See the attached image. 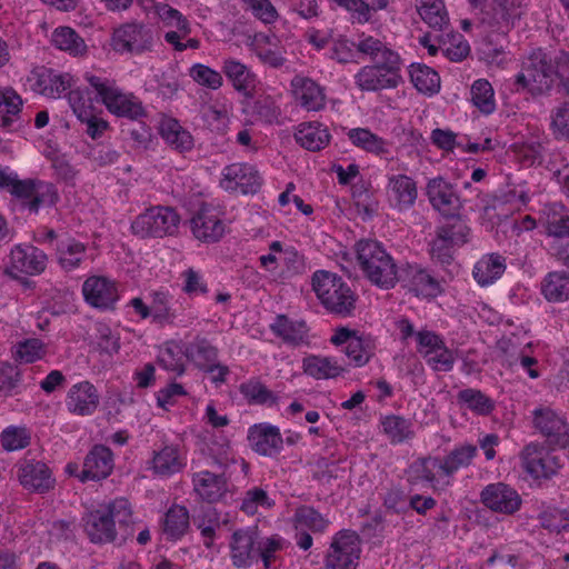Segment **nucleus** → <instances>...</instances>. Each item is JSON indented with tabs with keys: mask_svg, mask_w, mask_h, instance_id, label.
Returning a JSON list of instances; mask_svg holds the SVG:
<instances>
[{
	"mask_svg": "<svg viewBox=\"0 0 569 569\" xmlns=\"http://www.w3.org/2000/svg\"><path fill=\"white\" fill-rule=\"evenodd\" d=\"M83 529L93 543H110L118 538L127 540L134 533V518L130 502L116 498L101 505L82 518Z\"/></svg>",
	"mask_w": 569,
	"mask_h": 569,
	"instance_id": "nucleus-1",
	"label": "nucleus"
},
{
	"mask_svg": "<svg viewBox=\"0 0 569 569\" xmlns=\"http://www.w3.org/2000/svg\"><path fill=\"white\" fill-rule=\"evenodd\" d=\"M356 260L362 276L373 286L389 290L399 281L398 266L383 243L361 239L355 244Z\"/></svg>",
	"mask_w": 569,
	"mask_h": 569,
	"instance_id": "nucleus-2",
	"label": "nucleus"
},
{
	"mask_svg": "<svg viewBox=\"0 0 569 569\" xmlns=\"http://www.w3.org/2000/svg\"><path fill=\"white\" fill-rule=\"evenodd\" d=\"M556 83V57L538 48L522 59L513 86L516 92L540 97L548 94Z\"/></svg>",
	"mask_w": 569,
	"mask_h": 569,
	"instance_id": "nucleus-3",
	"label": "nucleus"
},
{
	"mask_svg": "<svg viewBox=\"0 0 569 569\" xmlns=\"http://www.w3.org/2000/svg\"><path fill=\"white\" fill-rule=\"evenodd\" d=\"M84 80L94 92V99L111 114L136 121L147 116L142 101L134 93L121 89L114 79L86 72Z\"/></svg>",
	"mask_w": 569,
	"mask_h": 569,
	"instance_id": "nucleus-4",
	"label": "nucleus"
},
{
	"mask_svg": "<svg viewBox=\"0 0 569 569\" xmlns=\"http://www.w3.org/2000/svg\"><path fill=\"white\" fill-rule=\"evenodd\" d=\"M311 286L319 302L329 313L343 318L353 313L358 296L337 273L317 270L311 277Z\"/></svg>",
	"mask_w": 569,
	"mask_h": 569,
	"instance_id": "nucleus-5",
	"label": "nucleus"
},
{
	"mask_svg": "<svg viewBox=\"0 0 569 569\" xmlns=\"http://www.w3.org/2000/svg\"><path fill=\"white\" fill-rule=\"evenodd\" d=\"M180 216L169 207H152L136 217L131 223L134 236L144 238H163L177 232Z\"/></svg>",
	"mask_w": 569,
	"mask_h": 569,
	"instance_id": "nucleus-6",
	"label": "nucleus"
},
{
	"mask_svg": "<svg viewBox=\"0 0 569 569\" xmlns=\"http://www.w3.org/2000/svg\"><path fill=\"white\" fill-rule=\"evenodd\" d=\"M401 60L378 61L363 66L355 74V84L361 91L377 92L396 89L402 83Z\"/></svg>",
	"mask_w": 569,
	"mask_h": 569,
	"instance_id": "nucleus-7",
	"label": "nucleus"
},
{
	"mask_svg": "<svg viewBox=\"0 0 569 569\" xmlns=\"http://www.w3.org/2000/svg\"><path fill=\"white\" fill-rule=\"evenodd\" d=\"M110 46L119 54L140 56L152 51L153 31L144 23L127 22L113 30Z\"/></svg>",
	"mask_w": 569,
	"mask_h": 569,
	"instance_id": "nucleus-8",
	"label": "nucleus"
},
{
	"mask_svg": "<svg viewBox=\"0 0 569 569\" xmlns=\"http://www.w3.org/2000/svg\"><path fill=\"white\" fill-rule=\"evenodd\" d=\"M361 539L353 530L338 531L325 556V569H357L361 555Z\"/></svg>",
	"mask_w": 569,
	"mask_h": 569,
	"instance_id": "nucleus-9",
	"label": "nucleus"
},
{
	"mask_svg": "<svg viewBox=\"0 0 569 569\" xmlns=\"http://www.w3.org/2000/svg\"><path fill=\"white\" fill-rule=\"evenodd\" d=\"M330 342L340 347L348 358L349 365L356 368L366 366L376 355L377 346L371 336L347 327L336 328Z\"/></svg>",
	"mask_w": 569,
	"mask_h": 569,
	"instance_id": "nucleus-10",
	"label": "nucleus"
},
{
	"mask_svg": "<svg viewBox=\"0 0 569 569\" xmlns=\"http://www.w3.org/2000/svg\"><path fill=\"white\" fill-rule=\"evenodd\" d=\"M150 303L147 305L141 298L136 297L129 301V306L141 319L151 318L158 326H173L178 319V311L174 308V298L168 291L158 290L149 293Z\"/></svg>",
	"mask_w": 569,
	"mask_h": 569,
	"instance_id": "nucleus-11",
	"label": "nucleus"
},
{
	"mask_svg": "<svg viewBox=\"0 0 569 569\" xmlns=\"http://www.w3.org/2000/svg\"><path fill=\"white\" fill-rule=\"evenodd\" d=\"M262 183L263 178L256 166L248 162L228 164L221 172L220 187L228 192L256 194Z\"/></svg>",
	"mask_w": 569,
	"mask_h": 569,
	"instance_id": "nucleus-12",
	"label": "nucleus"
},
{
	"mask_svg": "<svg viewBox=\"0 0 569 569\" xmlns=\"http://www.w3.org/2000/svg\"><path fill=\"white\" fill-rule=\"evenodd\" d=\"M532 422L549 447H569V423L563 416L551 408L540 407L532 411Z\"/></svg>",
	"mask_w": 569,
	"mask_h": 569,
	"instance_id": "nucleus-13",
	"label": "nucleus"
},
{
	"mask_svg": "<svg viewBox=\"0 0 569 569\" xmlns=\"http://www.w3.org/2000/svg\"><path fill=\"white\" fill-rule=\"evenodd\" d=\"M191 232L196 239L204 243L220 241L227 231L223 212L218 207L203 203L190 219Z\"/></svg>",
	"mask_w": 569,
	"mask_h": 569,
	"instance_id": "nucleus-14",
	"label": "nucleus"
},
{
	"mask_svg": "<svg viewBox=\"0 0 569 569\" xmlns=\"http://www.w3.org/2000/svg\"><path fill=\"white\" fill-rule=\"evenodd\" d=\"M69 106L77 119L87 126L86 133L93 140L102 137L109 128V122L98 114V110L93 104V99L88 92L74 88L67 94Z\"/></svg>",
	"mask_w": 569,
	"mask_h": 569,
	"instance_id": "nucleus-15",
	"label": "nucleus"
},
{
	"mask_svg": "<svg viewBox=\"0 0 569 569\" xmlns=\"http://www.w3.org/2000/svg\"><path fill=\"white\" fill-rule=\"evenodd\" d=\"M523 470L533 479H550L561 468L560 459L542 445L530 442L520 452Z\"/></svg>",
	"mask_w": 569,
	"mask_h": 569,
	"instance_id": "nucleus-16",
	"label": "nucleus"
},
{
	"mask_svg": "<svg viewBox=\"0 0 569 569\" xmlns=\"http://www.w3.org/2000/svg\"><path fill=\"white\" fill-rule=\"evenodd\" d=\"M187 467V450L180 443H163L152 451L147 469L153 477L168 479Z\"/></svg>",
	"mask_w": 569,
	"mask_h": 569,
	"instance_id": "nucleus-17",
	"label": "nucleus"
},
{
	"mask_svg": "<svg viewBox=\"0 0 569 569\" xmlns=\"http://www.w3.org/2000/svg\"><path fill=\"white\" fill-rule=\"evenodd\" d=\"M406 475L409 483H428L435 491L451 486V480L445 477L441 458L436 456L417 458L409 465Z\"/></svg>",
	"mask_w": 569,
	"mask_h": 569,
	"instance_id": "nucleus-18",
	"label": "nucleus"
},
{
	"mask_svg": "<svg viewBox=\"0 0 569 569\" xmlns=\"http://www.w3.org/2000/svg\"><path fill=\"white\" fill-rule=\"evenodd\" d=\"M84 301L92 308L113 310L120 298L118 284L104 276H91L82 284Z\"/></svg>",
	"mask_w": 569,
	"mask_h": 569,
	"instance_id": "nucleus-19",
	"label": "nucleus"
},
{
	"mask_svg": "<svg viewBox=\"0 0 569 569\" xmlns=\"http://www.w3.org/2000/svg\"><path fill=\"white\" fill-rule=\"evenodd\" d=\"M28 80L32 82L33 91L51 99L61 98L68 90H73L77 83V79L71 73H58L43 67L32 70Z\"/></svg>",
	"mask_w": 569,
	"mask_h": 569,
	"instance_id": "nucleus-20",
	"label": "nucleus"
},
{
	"mask_svg": "<svg viewBox=\"0 0 569 569\" xmlns=\"http://www.w3.org/2000/svg\"><path fill=\"white\" fill-rule=\"evenodd\" d=\"M426 194L431 207L447 218L458 217L462 208L461 201L453 186L443 177L429 179Z\"/></svg>",
	"mask_w": 569,
	"mask_h": 569,
	"instance_id": "nucleus-21",
	"label": "nucleus"
},
{
	"mask_svg": "<svg viewBox=\"0 0 569 569\" xmlns=\"http://www.w3.org/2000/svg\"><path fill=\"white\" fill-rule=\"evenodd\" d=\"M47 254L33 246H16L10 252L6 273L18 279L20 274L36 276L44 271Z\"/></svg>",
	"mask_w": 569,
	"mask_h": 569,
	"instance_id": "nucleus-22",
	"label": "nucleus"
},
{
	"mask_svg": "<svg viewBox=\"0 0 569 569\" xmlns=\"http://www.w3.org/2000/svg\"><path fill=\"white\" fill-rule=\"evenodd\" d=\"M17 478L20 485L33 492H46L54 485L52 471L40 460L22 458L16 463Z\"/></svg>",
	"mask_w": 569,
	"mask_h": 569,
	"instance_id": "nucleus-23",
	"label": "nucleus"
},
{
	"mask_svg": "<svg viewBox=\"0 0 569 569\" xmlns=\"http://www.w3.org/2000/svg\"><path fill=\"white\" fill-rule=\"evenodd\" d=\"M229 546L230 559L236 568H249L259 560L258 532L253 528L236 530Z\"/></svg>",
	"mask_w": 569,
	"mask_h": 569,
	"instance_id": "nucleus-24",
	"label": "nucleus"
},
{
	"mask_svg": "<svg viewBox=\"0 0 569 569\" xmlns=\"http://www.w3.org/2000/svg\"><path fill=\"white\" fill-rule=\"evenodd\" d=\"M480 500L488 509L503 515L517 512L522 503L517 490L503 482L486 486L480 492Z\"/></svg>",
	"mask_w": 569,
	"mask_h": 569,
	"instance_id": "nucleus-25",
	"label": "nucleus"
},
{
	"mask_svg": "<svg viewBox=\"0 0 569 569\" xmlns=\"http://www.w3.org/2000/svg\"><path fill=\"white\" fill-rule=\"evenodd\" d=\"M399 280L416 297L430 299L443 291L440 280L418 264H408Z\"/></svg>",
	"mask_w": 569,
	"mask_h": 569,
	"instance_id": "nucleus-26",
	"label": "nucleus"
},
{
	"mask_svg": "<svg viewBox=\"0 0 569 569\" xmlns=\"http://www.w3.org/2000/svg\"><path fill=\"white\" fill-rule=\"evenodd\" d=\"M99 403L100 396L97 388L87 380L71 386L66 396L68 411L80 417L93 415Z\"/></svg>",
	"mask_w": 569,
	"mask_h": 569,
	"instance_id": "nucleus-27",
	"label": "nucleus"
},
{
	"mask_svg": "<svg viewBox=\"0 0 569 569\" xmlns=\"http://www.w3.org/2000/svg\"><path fill=\"white\" fill-rule=\"evenodd\" d=\"M248 441L254 452L264 457H274L283 448L279 428L267 422L251 426L248 430Z\"/></svg>",
	"mask_w": 569,
	"mask_h": 569,
	"instance_id": "nucleus-28",
	"label": "nucleus"
},
{
	"mask_svg": "<svg viewBox=\"0 0 569 569\" xmlns=\"http://www.w3.org/2000/svg\"><path fill=\"white\" fill-rule=\"evenodd\" d=\"M113 467L114 460L111 449L103 445H96L87 453L78 478L82 482L106 479L111 475Z\"/></svg>",
	"mask_w": 569,
	"mask_h": 569,
	"instance_id": "nucleus-29",
	"label": "nucleus"
},
{
	"mask_svg": "<svg viewBox=\"0 0 569 569\" xmlns=\"http://www.w3.org/2000/svg\"><path fill=\"white\" fill-rule=\"evenodd\" d=\"M297 103L306 111L318 112L326 108L325 88L308 77L297 76L291 80Z\"/></svg>",
	"mask_w": 569,
	"mask_h": 569,
	"instance_id": "nucleus-30",
	"label": "nucleus"
},
{
	"mask_svg": "<svg viewBox=\"0 0 569 569\" xmlns=\"http://www.w3.org/2000/svg\"><path fill=\"white\" fill-rule=\"evenodd\" d=\"M387 197L391 207L399 211L411 208L418 197V189L416 181L402 173L392 174L388 177Z\"/></svg>",
	"mask_w": 569,
	"mask_h": 569,
	"instance_id": "nucleus-31",
	"label": "nucleus"
},
{
	"mask_svg": "<svg viewBox=\"0 0 569 569\" xmlns=\"http://www.w3.org/2000/svg\"><path fill=\"white\" fill-rule=\"evenodd\" d=\"M269 328L276 337L288 346L301 347L309 345V328L303 320H293L286 315H278Z\"/></svg>",
	"mask_w": 569,
	"mask_h": 569,
	"instance_id": "nucleus-32",
	"label": "nucleus"
},
{
	"mask_svg": "<svg viewBox=\"0 0 569 569\" xmlns=\"http://www.w3.org/2000/svg\"><path fill=\"white\" fill-rule=\"evenodd\" d=\"M507 269V259L498 252L481 256L472 268V277L481 288L489 287L498 281Z\"/></svg>",
	"mask_w": 569,
	"mask_h": 569,
	"instance_id": "nucleus-33",
	"label": "nucleus"
},
{
	"mask_svg": "<svg viewBox=\"0 0 569 569\" xmlns=\"http://www.w3.org/2000/svg\"><path fill=\"white\" fill-rule=\"evenodd\" d=\"M194 492L204 501L212 503L221 500L228 492V481L224 476L208 470L192 476Z\"/></svg>",
	"mask_w": 569,
	"mask_h": 569,
	"instance_id": "nucleus-34",
	"label": "nucleus"
},
{
	"mask_svg": "<svg viewBox=\"0 0 569 569\" xmlns=\"http://www.w3.org/2000/svg\"><path fill=\"white\" fill-rule=\"evenodd\" d=\"M540 222L547 236L569 238V209L560 202L548 203L541 210Z\"/></svg>",
	"mask_w": 569,
	"mask_h": 569,
	"instance_id": "nucleus-35",
	"label": "nucleus"
},
{
	"mask_svg": "<svg viewBox=\"0 0 569 569\" xmlns=\"http://www.w3.org/2000/svg\"><path fill=\"white\" fill-rule=\"evenodd\" d=\"M222 72L232 87L246 97H250L256 88V74L242 62L229 58L223 61Z\"/></svg>",
	"mask_w": 569,
	"mask_h": 569,
	"instance_id": "nucleus-36",
	"label": "nucleus"
},
{
	"mask_svg": "<svg viewBox=\"0 0 569 569\" xmlns=\"http://www.w3.org/2000/svg\"><path fill=\"white\" fill-rule=\"evenodd\" d=\"M421 20L432 30L445 32L450 28V18L443 0H416Z\"/></svg>",
	"mask_w": 569,
	"mask_h": 569,
	"instance_id": "nucleus-37",
	"label": "nucleus"
},
{
	"mask_svg": "<svg viewBox=\"0 0 569 569\" xmlns=\"http://www.w3.org/2000/svg\"><path fill=\"white\" fill-rule=\"evenodd\" d=\"M328 128L320 122H305L298 126L295 139L302 148L309 151H319L330 142Z\"/></svg>",
	"mask_w": 569,
	"mask_h": 569,
	"instance_id": "nucleus-38",
	"label": "nucleus"
},
{
	"mask_svg": "<svg viewBox=\"0 0 569 569\" xmlns=\"http://www.w3.org/2000/svg\"><path fill=\"white\" fill-rule=\"evenodd\" d=\"M347 137L355 147L368 153L381 158L390 153V142L368 128H352L347 132Z\"/></svg>",
	"mask_w": 569,
	"mask_h": 569,
	"instance_id": "nucleus-39",
	"label": "nucleus"
},
{
	"mask_svg": "<svg viewBox=\"0 0 569 569\" xmlns=\"http://www.w3.org/2000/svg\"><path fill=\"white\" fill-rule=\"evenodd\" d=\"M161 138L174 150L180 152L189 151L193 148V138L177 119L164 117L159 124Z\"/></svg>",
	"mask_w": 569,
	"mask_h": 569,
	"instance_id": "nucleus-40",
	"label": "nucleus"
},
{
	"mask_svg": "<svg viewBox=\"0 0 569 569\" xmlns=\"http://www.w3.org/2000/svg\"><path fill=\"white\" fill-rule=\"evenodd\" d=\"M478 453V447L472 443H461L455 446L443 458L441 463L445 470V477L453 481L455 473L471 466L473 459Z\"/></svg>",
	"mask_w": 569,
	"mask_h": 569,
	"instance_id": "nucleus-41",
	"label": "nucleus"
},
{
	"mask_svg": "<svg viewBox=\"0 0 569 569\" xmlns=\"http://www.w3.org/2000/svg\"><path fill=\"white\" fill-rule=\"evenodd\" d=\"M23 99L12 87L0 88L1 127L9 129L21 118Z\"/></svg>",
	"mask_w": 569,
	"mask_h": 569,
	"instance_id": "nucleus-42",
	"label": "nucleus"
},
{
	"mask_svg": "<svg viewBox=\"0 0 569 569\" xmlns=\"http://www.w3.org/2000/svg\"><path fill=\"white\" fill-rule=\"evenodd\" d=\"M161 525L162 532L167 539H180L189 529L190 516L188 509L180 505L171 506L164 513Z\"/></svg>",
	"mask_w": 569,
	"mask_h": 569,
	"instance_id": "nucleus-43",
	"label": "nucleus"
},
{
	"mask_svg": "<svg viewBox=\"0 0 569 569\" xmlns=\"http://www.w3.org/2000/svg\"><path fill=\"white\" fill-rule=\"evenodd\" d=\"M357 52L369 57L375 62L401 60L400 56L381 39L362 33L357 43Z\"/></svg>",
	"mask_w": 569,
	"mask_h": 569,
	"instance_id": "nucleus-44",
	"label": "nucleus"
},
{
	"mask_svg": "<svg viewBox=\"0 0 569 569\" xmlns=\"http://www.w3.org/2000/svg\"><path fill=\"white\" fill-rule=\"evenodd\" d=\"M302 370L313 379H332L340 376L342 367L330 357L310 355L302 360Z\"/></svg>",
	"mask_w": 569,
	"mask_h": 569,
	"instance_id": "nucleus-45",
	"label": "nucleus"
},
{
	"mask_svg": "<svg viewBox=\"0 0 569 569\" xmlns=\"http://www.w3.org/2000/svg\"><path fill=\"white\" fill-rule=\"evenodd\" d=\"M52 44L72 57H82L88 47L84 40L70 27H58L51 34Z\"/></svg>",
	"mask_w": 569,
	"mask_h": 569,
	"instance_id": "nucleus-46",
	"label": "nucleus"
},
{
	"mask_svg": "<svg viewBox=\"0 0 569 569\" xmlns=\"http://www.w3.org/2000/svg\"><path fill=\"white\" fill-rule=\"evenodd\" d=\"M186 358L204 370L217 361L218 349L208 339L196 337L186 346Z\"/></svg>",
	"mask_w": 569,
	"mask_h": 569,
	"instance_id": "nucleus-47",
	"label": "nucleus"
},
{
	"mask_svg": "<svg viewBox=\"0 0 569 569\" xmlns=\"http://www.w3.org/2000/svg\"><path fill=\"white\" fill-rule=\"evenodd\" d=\"M409 74L410 81L419 92L432 96L440 90V77L432 68L422 63H412Z\"/></svg>",
	"mask_w": 569,
	"mask_h": 569,
	"instance_id": "nucleus-48",
	"label": "nucleus"
},
{
	"mask_svg": "<svg viewBox=\"0 0 569 569\" xmlns=\"http://www.w3.org/2000/svg\"><path fill=\"white\" fill-rule=\"evenodd\" d=\"M540 292L549 302H562L569 299V281L563 272L547 273L540 283Z\"/></svg>",
	"mask_w": 569,
	"mask_h": 569,
	"instance_id": "nucleus-49",
	"label": "nucleus"
},
{
	"mask_svg": "<svg viewBox=\"0 0 569 569\" xmlns=\"http://www.w3.org/2000/svg\"><path fill=\"white\" fill-rule=\"evenodd\" d=\"M457 401L478 416H488L495 409V401L479 389L466 388L457 393Z\"/></svg>",
	"mask_w": 569,
	"mask_h": 569,
	"instance_id": "nucleus-50",
	"label": "nucleus"
},
{
	"mask_svg": "<svg viewBox=\"0 0 569 569\" xmlns=\"http://www.w3.org/2000/svg\"><path fill=\"white\" fill-rule=\"evenodd\" d=\"M86 253L84 243L76 239L60 241L57 247L59 263L67 271L78 268L86 258Z\"/></svg>",
	"mask_w": 569,
	"mask_h": 569,
	"instance_id": "nucleus-51",
	"label": "nucleus"
},
{
	"mask_svg": "<svg viewBox=\"0 0 569 569\" xmlns=\"http://www.w3.org/2000/svg\"><path fill=\"white\" fill-rule=\"evenodd\" d=\"M383 433L393 445L402 443L415 437V431L410 420L390 415L381 420Z\"/></svg>",
	"mask_w": 569,
	"mask_h": 569,
	"instance_id": "nucleus-52",
	"label": "nucleus"
},
{
	"mask_svg": "<svg viewBox=\"0 0 569 569\" xmlns=\"http://www.w3.org/2000/svg\"><path fill=\"white\" fill-rule=\"evenodd\" d=\"M470 100L472 104L486 116L493 113L497 108L495 90L491 83L486 79L473 81L470 88Z\"/></svg>",
	"mask_w": 569,
	"mask_h": 569,
	"instance_id": "nucleus-53",
	"label": "nucleus"
},
{
	"mask_svg": "<svg viewBox=\"0 0 569 569\" xmlns=\"http://www.w3.org/2000/svg\"><path fill=\"white\" fill-rule=\"evenodd\" d=\"M186 347L174 341L166 342L158 352L160 367L177 375L184 372Z\"/></svg>",
	"mask_w": 569,
	"mask_h": 569,
	"instance_id": "nucleus-54",
	"label": "nucleus"
},
{
	"mask_svg": "<svg viewBox=\"0 0 569 569\" xmlns=\"http://www.w3.org/2000/svg\"><path fill=\"white\" fill-rule=\"evenodd\" d=\"M522 13L523 0H493V19L500 28H513Z\"/></svg>",
	"mask_w": 569,
	"mask_h": 569,
	"instance_id": "nucleus-55",
	"label": "nucleus"
},
{
	"mask_svg": "<svg viewBox=\"0 0 569 569\" xmlns=\"http://www.w3.org/2000/svg\"><path fill=\"white\" fill-rule=\"evenodd\" d=\"M194 526L200 530L203 545L207 548L213 546L216 531L220 528V515L213 507L201 509V513L193 519Z\"/></svg>",
	"mask_w": 569,
	"mask_h": 569,
	"instance_id": "nucleus-56",
	"label": "nucleus"
},
{
	"mask_svg": "<svg viewBox=\"0 0 569 569\" xmlns=\"http://www.w3.org/2000/svg\"><path fill=\"white\" fill-rule=\"evenodd\" d=\"M293 520L297 530L306 528L313 533H323L330 523L327 518L309 506L298 508L295 512Z\"/></svg>",
	"mask_w": 569,
	"mask_h": 569,
	"instance_id": "nucleus-57",
	"label": "nucleus"
},
{
	"mask_svg": "<svg viewBox=\"0 0 569 569\" xmlns=\"http://www.w3.org/2000/svg\"><path fill=\"white\" fill-rule=\"evenodd\" d=\"M13 358L23 363H32L47 355L46 343L38 338H29L13 346Z\"/></svg>",
	"mask_w": 569,
	"mask_h": 569,
	"instance_id": "nucleus-58",
	"label": "nucleus"
},
{
	"mask_svg": "<svg viewBox=\"0 0 569 569\" xmlns=\"http://www.w3.org/2000/svg\"><path fill=\"white\" fill-rule=\"evenodd\" d=\"M244 11L266 26L274 24L280 13L271 0H240Z\"/></svg>",
	"mask_w": 569,
	"mask_h": 569,
	"instance_id": "nucleus-59",
	"label": "nucleus"
},
{
	"mask_svg": "<svg viewBox=\"0 0 569 569\" xmlns=\"http://www.w3.org/2000/svg\"><path fill=\"white\" fill-rule=\"evenodd\" d=\"M240 392L250 403L274 405L278 400L277 396L258 379L243 382Z\"/></svg>",
	"mask_w": 569,
	"mask_h": 569,
	"instance_id": "nucleus-60",
	"label": "nucleus"
},
{
	"mask_svg": "<svg viewBox=\"0 0 569 569\" xmlns=\"http://www.w3.org/2000/svg\"><path fill=\"white\" fill-rule=\"evenodd\" d=\"M540 522L545 529L569 541V509L543 512L540 516Z\"/></svg>",
	"mask_w": 569,
	"mask_h": 569,
	"instance_id": "nucleus-61",
	"label": "nucleus"
},
{
	"mask_svg": "<svg viewBox=\"0 0 569 569\" xmlns=\"http://www.w3.org/2000/svg\"><path fill=\"white\" fill-rule=\"evenodd\" d=\"M273 505L274 501L264 489L253 487L246 491L241 500L240 510L252 516L257 513L259 508L270 509Z\"/></svg>",
	"mask_w": 569,
	"mask_h": 569,
	"instance_id": "nucleus-62",
	"label": "nucleus"
},
{
	"mask_svg": "<svg viewBox=\"0 0 569 569\" xmlns=\"http://www.w3.org/2000/svg\"><path fill=\"white\" fill-rule=\"evenodd\" d=\"M189 76L199 86L211 90H218L223 83L220 72L202 63H194L191 66L189 69Z\"/></svg>",
	"mask_w": 569,
	"mask_h": 569,
	"instance_id": "nucleus-63",
	"label": "nucleus"
},
{
	"mask_svg": "<svg viewBox=\"0 0 569 569\" xmlns=\"http://www.w3.org/2000/svg\"><path fill=\"white\" fill-rule=\"evenodd\" d=\"M550 129L556 139H569V101L552 109Z\"/></svg>",
	"mask_w": 569,
	"mask_h": 569,
	"instance_id": "nucleus-64",
	"label": "nucleus"
}]
</instances>
